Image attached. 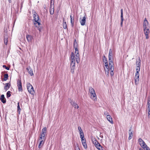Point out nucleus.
I'll use <instances>...</instances> for the list:
<instances>
[{
    "mask_svg": "<svg viewBox=\"0 0 150 150\" xmlns=\"http://www.w3.org/2000/svg\"><path fill=\"white\" fill-rule=\"evenodd\" d=\"M32 12L33 14V19L34 21V24L35 27H38V26L41 25L40 22L39 21V16L35 10H33Z\"/></svg>",
    "mask_w": 150,
    "mask_h": 150,
    "instance_id": "f257e3e1",
    "label": "nucleus"
},
{
    "mask_svg": "<svg viewBox=\"0 0 150 150\" xmlns=\"http://www.w3.org/2000/svg\"><path fill=\"white\" fill-rule=\"evenodd\" d=\"M27 87L29 93L30 94H33L34 92V88L32 85L30 83H27Z\"/></svg>",
    "mask_w": 150,
    "mask_h": 150,
    "instance_id": "f03ea898",
    "label": "nucleus"
},
{
    "mask_svg": "<svg viewBox=\"0 0 150 150\" xmlns=\"http://www.w3.org/2000/svg\"><path fill=\"white\" fill-rule=\"evenodd\" d=\"M138 70L137 71H136V72L135 73V83L136 85H137L138 84L139 82V71H138Z\"/></svg>",
    "mask_w": 150,
    "mask_h": 150,
    "instance_id": "7ed1b4c3",
    "label": "nucleus"
},
{
    "mask_svg": "<svg viewBox=\"0 0 150 150\" xmlns=\"http://www.w3.org/2000/svg\"><path fill=\"white\" fill-rule=\"evenodd\" d=\"M70 68L71 69V72L73 74L74 72V70L75 68V62H71Z\"/></svg>",
    "mask_w": 150,
    "mask_h": 150,
    "instance_id": "20e7f679",
    "label": "nucleus"
},
{
    "mask_svg": "<svg viewBox=\"0 0 150 150\" xmlns=\"http://www.w3.org/2000/svg\"><path fill=\"white\" fill-rule=\"evenodd\" d=\"M141 60L140 58H139L138 60H137L136 62V71H137L138 70V71H139L140 69V65H141Z\"/></svg>",
    "mask_w": 150,
    "mask_h": 150,
    "instance_id": "39448f33",
    "label": "nucleus"
},
{
    "mask_svg": "<svg viewBox=\"0 0 150 150\" xmlns=\"http://www.w3.org/2000/svg\"><path fill=\"white\" fill-rule=\"evenodd\" d=\"M69 101L71 105H72L74 108L78 109L79 108V106L78 104L75 103L74 101H73L72 100L69 99Z\"/></svg>",
    "mask_w": 150,
    "mask_h": 150,
    "instance_id": "423d86ee",
    "label": "nucleus"
},
{
    "mask_svg": "<svg viewBox=\"0 0 150 150\" xmlns=\"http://www.w3.org/2000/svg\"><path fill=\"white\" fill-rule=\"evenodd\" d=\"M17 86L18 87L19 91H22V83L21 80H18L17 81Z\"/></svg>",
    "mask_w": 150,
    "mask_h": 150,
    "instance_id": "0eeeda50",
    "label": "nucleus"
},
{
    "mask_svg": "<svg viewBox=\"0 0 150 150\" xmlns=\"http://www.w3.org/2000/svg\"><path fill=\"white\" fill-rule=\"evenodd\" d=\"M133 131L132 130V127L131 126L129 128V137H128L129 140L131 139L133 136L132 132Z\"/></svg>",
    "mask_w": 150,
    "mask_h": 150,
    "instance_id": "6e6552de",
    "label": "nucleus"
},
{
    "mask_svg": "<svg viewBox=\"0 0 150 150\" xmlns=\"http://www.w3.org/2000/svg\"><path fill=\"white\" fill-rule=\"evenodd\" d=\"M86 19V17L85 16L83 17L82 19L80 18L79 20L81 25L83 26L85 25Z\"/></svg>",
    "mask_w": 150,
    "mask_h": 150,
    "instance_id": "1a4fd4ad",
    "label": "nucleus"
},
{
    "mask_svg": "<svg viewBox=\"0 0 150 150\" xmlns=\"http://www.w3.org/2000/svg\"><path fill=\"white\" fill-rule=\"evenodd\" d=\"M121 22L120 23V25L121 27L122 26L123 22L124 21V18H123V10L122 9H121Z\"/></svg>",
    "mask_w": 150,
    "mask_h": 150,
    "instance_id": "9d476101",
    "label": "nucleus"
},
{
    "mask_svg": "<svg viewBox=\"0 0 150 150\" xmlns=\"http://www.w3.org/2000/svg\"><path fill=\"white\" fill-rule=\"evenodd\" d=\"M144 33L146 36V39H148L149 38L148 35L149 32V28H147L146 29L144 30Z\"/></svg>",
    "mask_w": 150,
    "mask_h": 150,
    "instance_id": "9b49d317",
    "label": "nucleus"
},
{
    "mask_svg": "<svg viewBox=\"0 0 150 150\" xmlns=\"http://www.w3.org/2000/svg\"><path fill=\"white\" fill-rule=\"evenodd\" d=\"M71 62H75L74 54L73 52H72L71 54Z\"/></svg>",
    "mask_w": 150,
    "mask_h": 150,
    "instance_id": "f8f14e48",
    "label": "nucleus"
},
{
    "mask_svg": "<svg viewBox=\"0 0 150 150\" xmlns=\"http://www.w3.org/2000/svg\"><path fill=\"white\" fill-rule=\"evenodd\" d=\"M103 62H105V67H108V63L107 59L104 55L103 57Z\"/></svg>",
    "mask_w": 150,
    "mask_h": 150,
    "instance_id": "ddd939ff",
    "label": "nucleus"
},
{
    "mask_svg": "<svg viewBox=\"0 0 150 150\" xmlns=\"http://www.w3.org/2000/svg\"><path fill=\"white\" fill-rule=\"evenodd\" d=\"M47 129L46 127H44L42 130V132L40 134L44 136H46V135Z\"/></svg>",
    "mask_w": 150,
    "mask_h": 150,
    "instance_id": "4468645a",
    "label": "nucleus"
},
{
    "mask_svg": "<svg viewBox=\"0 0 150 150\" xmlns=\"http://www.w3.org/2000/svg\"><path fill=\"white\" fill-rule=\"evenodd\" d=\"M0 100L1 102L3 103H6V99L4 97V94H2V95L1 96Z\"/></svg>",
    "mask_w": 150,
    "mask_h": 150,
    "instance_id": "2eb2a0df",
    "label": "nucleus"
},
{
    "mask_svg": "<svg viewBox=\"0 0 150 150\" xmlns=\"http://www.w3.org/2000/svg\"><path fill=\"white\" fill-rule=\"evenodd\" d=\"M54 6H50V14L53 15L54 13Z\"/></svg>",
    "mask_w": 150,
    "mask_h": 150,
    "instance_id": "dca6fc26",
    "label": "nucleus"
},
{
    "mask_svg": "<svg viewBox=\"0 0 150 150\" xmlns=\"http://www.w3.org/2000/svg\"><path fill=\"white\" fill-rule=\"evenodd\" d=\"M107 119L108 121H109L112 124L113 123L112 119L111 116L110 115H107Z\"/></svg>",
    "mask_w": 150,
    "mask_h": 150,
    "instance_id": "f3484780",
    "label": "nucleus"
},
{
    "mask_svg": "<svg viewBox=\"0 0 150 150\" xmlns=\"http://www.w3.org/2000/svg\"><path fill=\"white\" fill-rule=\"evenodd\" d=\"M27 70H28V71L29 73V74L31 76H32L34 74L33 72V70L32 69L30 68V67H28L26 68Z\"/></svg>",
    "mask_w": 150,
    "mask_h": 150,
    "instance_id": "a211bd4d",
    "label": "nucleus"
},
{
    "mask_svg": "<svg viewBox=\"0 0 150 150\" xmlns=\"http://www.w3.org/2000/svg\"><path fill=\"white\" fill-rule=\"evenodd\" d=\"M88 90L90 94H96L94 90L92 87H90Z\"/></svg>",
    "mask_w": 150,
    "mask_h": 150,
    "instance_id": "6ab92c4d",
    "label": "nucleus"
},
{
    "mask_svg": "<svg viewBox=\"0 0 150 150\" xmlns=\"http://www.w3.org/2000/svg\"><path fill=\"white\" fill-rule=\"evenodd\" d=\"M110 74L111 76H112L114 75V73L113 72V71L114 70V67H110Z\"/></svg>",
    "mask_w": 150,
    "mask_h": 150,
    "instance_id": "aec40b11",
    "label": "nucleus"
},
{
    "mask_svg": "<svg viewBox=\"0 0 150 150\" xmlns=\"http://www.w3.org/2000/svg\"><path fill=\"white\" fill-rule=\"evenodd\" d=\"M82 145L84 147V148L86 149L87 148V145L86 142V140L85 139H84L83 140L81 141Z\"/></svg>",
    "mask_w": 150,
    "mask_h": 150,
    "instance_id": "412c9836",
    "label": "nucleus"
},
{
    "mask_svg": "<svg viewBox=\"0 0 150 150\" xmlns=\"http://www.w3.org/2000/svg\"><path fill=\"white\" fill-rule=\"evenodd\" d=\"M106 67V68L105 69V73L106 74H107V75L108 76L109 74V71H110V67L109 66H108V67Z\"/></svg>",
    "mask_w": 150,
    "mask_h": 150,
    "instance_id": "4be33fe9",
    "label": "nucleus"
},
{
    "mask_svg": "<svg viewBox=\"0 0 150 150\" xmlns=\"http://www.w3.org/2000/svg\"><path fill=\"white\" fill-rule=\"evenodd\" d=\"M90 97L93 100L95 101L96 100V94H91Z\"/></svg>",
    "mask_w": 150,
    "mask_h": 150,
    "instance_id": "5701e85b",
    "label": "nucleus"
},
{
    "mask_svg": "<svg viewBox=\"0 0 150 150\" xmlns=\"http://www.w3.org/2000/svg\"><path fill=\"white\" fill-rule=\"evenodd\" d=\"M26 38L28 42H30L32 39H33V37L32 36L28 35H26Z\"/></svg>",
    "mask_w": 150,
    "mask_h": 150,
    "instance_id": "b1692460",
    "label": "nucleus"
},
{
    "mask_svg": "<svg viewBox=\"0 0 150 150\" xmlns=\"http://www.w3.org/2000/svg\"><path fill=\"white\" fill-rule=\"evenodd\" d=\"M109 60V66L110 67H114L113 65V63L112 59H111V58H110V59L109 60V59H108Z\"/></svg>",
    "mask_w": 150,
    "mask_h": 150,
    "instance_id": "393cba45",
    "label": "nucleus"
},
{
    "mask_svg": "<svg viewBox=\"0 0 150 150\" xmlns=\"http://www.w3.org/2000/svg\"><path fill=\"white\" fill-rule=\"evenodd\" d=\"M44 142L43 140H41L40 142V143L38 145V148L40 149L42 147L44 144Z\"/></svg>",
    "mask_w": 150,
    "mask_h": 150,
    "instance_id": "a878e982",
    "label": "nucleus"
},
{
    "mask_svg": "<svg viewBox=\"0 0 150 150\" xmlns=\"http://www.w3.org/2000/svg\"><path fill=\"white\" fill-rule=\"evenodd\" d=\"M95 146L99 150H103L102 147L99 143L97 145H96Z\"/></svg>",
    "mask_w": 150,
    "mask_h": 150,
    "instance_id": "bb28decb",
    "label": "nucleus"
},
{
    "mask_svg": "<svg viewBox=\"0 0 150 150\" xmlns=\"http://www.w3.org/2000/svg\"><path fill=\"white\" fill-rule=\"evenodd\" d=\"M70 18H71L70 22H71V27H73L74 25V18H72L71 15H70Z\"/></svg>",
    "mask_w": 150,
    "mask_h": 150,
    "instance_id": "cd10ccee",
    "label": "nucleus"
},
{
    "mask_svg": "<svg viewBox=\"0 0 150 150\" xmlns=\"http://www.w3.org/2000/svg\"><path fill=\"white\" fill-rule=\"evenodd\" d=\"M92 142L95 146L99 143L98 142L95 138L92 139Z\"/></svg>",
    "mask_w": 150,
    "mask_h": 150,
    "instance_id": "c85d7f7f",
    "label": "nucleus"
},
{
    "mask_svg": "<svg viewBox=\"0 0 150 150\" xmlns=\"http://www.w3.org/2000/svg\"><path fill=\"white\" fill-rule=\"evenodd\" d=\"M45 136L42 135L40 134V137L39 138V140H43V141L45 142Z\"/></svg>",
    "mask_w": 150,
    "mask_h": 150,
    "instance_id": "c756f323",
    "label": "nucleus"
},
{
    "mask_svg": "<svg viewBox=\"0 0 150 150\" xmlns=\"http://www.w3.org/2000/svg\"><path fill=\"white\" fill-rule=\"evenodd\" d=\"M75 53L76 54V57H78V56H79V50L77 48H75Z\"/></svg>",
    "mask_w": 150,
    "mask_h": 150,
    "instance_id": "7c9ffc66",
    "label": "nucleus"
},
{
    "mask_svg": "<svg viewBox=\"0 0 150 150\" xmlns=\"http://www.w3.org/2000/svg\"><path fill=\"white\" fill-rule=\"evenodd\" d=\"M78 43L76 42V40H75L74 42V48H78Z\"/></svg>",
    "mask_w": 150,
    "mask_h": 150,
    "instance_id": "2f4dec72",
    "label": "nucleus"
},
{
    "mask_svg": "<svg viewBox=\"0 0 150 150\" xmlns=\"http://www.w3.org/2000/svg\"><path fill=\"white\" fill-rule=\"evenodd\" d=\"M140 145L144 149H145V147L147 146L144 141H143L142 143V145Z\"/></svg>",
    "mask_w": 150,
    "mask_h": 150,
    "instance_id": "473e14b6",
    "label": "nucleus"
},
{
    "mask_svg": "<svg viewBox=\"0 0 150 150\" xmlns=\"http://www.w3.org/2000/svg\"><path fill=\"white\" fill-rule=\"evenodd\" d=\"M8 41V37L7 36H4V43L6 45H7V44Z\"/></svg>",
    "mask_w": 150,
    "mask_h": 150,
    "instance_id": "72a5a7b5",
    "label": "nucleus"
},
{
    "mask_svg": "<svg viewBox=\"0 0 150 150\" xmlns=\"http://www.w3.org/2000/svg\"><path fill=\"white\" fill-rule=\"evenodd\" d=\"M17 105V111L18 112V113L19 114H20L21 109L20 107L19 103V102L18 103Z\"/></svg>",
    "mask_w": 150,
    "mask_h": 150,
    "instance_id": "f704fd0d",
    "label": "nucleus"
},
{
    "mask_svg": "<svg viewBox=\"0 0 150 150\" xmlns=\"http://www.w3.org/2000/svg\"><path fill=\"white\" fill-rule=\"evenodd\" d=\"M4 81H6L8 79V74H5L4 75Z\"/></svg>",
    "mask_w": 150,
    "mask_h": 150,
    "instance_id": "c9c22d12",
    "label": "nucleus"
},
{
    "mask_svg": "<svg viewBox=\"0 0 150 150\" xmlns=\"http://www.w3.org/2000/svg\"><path fill=\"white\" fill-rule=\"evenodd\" d=\"M10 85L8 83H6L4 86V89L5 90L8 89L9 88Z\"/></svg>",
    "mask_w": 150,
    "mask_h": 150,
    "instance_id": "e433bc0d",
    "label": "nucleus"
},
{
    "mask_svg": "<svg viewBox=\"0 0 150 150\" xmlns=\"http://www.w3.org/2000/svg\"><path fill=\"white\" fill-rule=\"evenodd\" d=\"M63 28L65 29H67V23L66 22H64V20H63Z\"/></svg>",
    "mask_w": 150,
    "mask_h": 150,
    "instance_id": "4c0bfd02",
    "label": "nucleus"
},
{
    "mask_svg": "<svg viewBox=\"0 0 150 150\" xmlns=\"http://www.w3.org/2000/svg\"><path fill=\"white\" fill-rule=\"evenodd\" d=\"M78 130H79V134H81V133L83 132L81 129V128L79 126L78 127Z\"/></svg>",
    "mask_w": 150,
    "mask_h": 150,
    "instance_id": "58836bf2",
    "label": "nucleus"
},
{
    "mask_svg": "<svg viewBox=\"0 0 150 150\" xmlns=\"http://www.w3.org/2000/svg\"><path fill=\"white\" fill-rule=\"evenodd\" d=\"M143 141H144L141 138H139L138 140V142L140 145H142V143Z\"/></svg>",
    "mask_w": 150,
    "mask_h": 150,
    "instance_id": "ea45409f",
    "label": "nucleus"
},
{
    "mask_svg": "<svg viewBox=\"0 0 150 150\" xmlns=\"http://www.w3.org/2000/svg\"><path fill=\"white\" fill-rule=\"evenodd\" d=\"M79 56H78V57H76V56L75 59H76V62L78 63H79V62L80 60L79 58Z\"/></svg>",
    "mask_w": 150,
    "mask_h": 150,
    "instance_id": "a19ab883",
    "label": "nucleus"
},
{
    "mask_svg": "<svg viewBox=\"0 0 150 150\" xmlns=\"http://www.w3.org/2000/svg\"><path fill=\"white\" fill-rule=\"evenodd\" d=\"M3 68H5L7 70H9V69H10L9 67H6V65H3Z\"/></svg>",
    "mask_w": 150,
    "mask_h": 150,
    "instance_id": "79ce46f5",
    "label": "nucleus"
},
{
    "mask_svg": "<svg viewBox=\"0 0 150 150\" xmlns=\"http://www.w3.org/2000/svg\"><path fill=\"white\" fill-rule=\"evenodd\" d=\"M54 6V2H53V0H50V6Z\"/></svg>",
    "mask_w": 150,
    "mask_h": 150,
    "instance_id": "37998d69",
    "label": "nucleus"
},
{
    "mask_svg": "<svg viewBox=\"0 0 150 150\" xmlns=\"http://www.w3.org/2000/svg\"><path fill=\"white\" fill-rule=\"evenodd\" d=\"M148 105H150V98H148L147 102Z\"/></svg>",
    "mask_w": 150,
    "mask_h": 150,
    "instance_id": "c03bdc74",
    "label": "nucleus"
},
{
    "mask_svg": "<svg viewBox=\"0 0 150 150\" xmlns=\"http://www.w3.org/2000/svg\"><path fill=\"white\" fill-rule=\"evenodd\" d=\"M80 134V138L84 137V135L83 132L81 133V134Z\"/></svg>",
    "mask_w": 150,
    "mask_h": 150,
    "instance_id": "a18cd8bd",
    "label": "nucleus"
},
{
    "mask_svg": "<svg viewBox=\"0 0 150 150\" xmlns=\"http://www.w3.org/2000/svg\"><path fill=\"white\" fill-rule=\"evenodd\" d=\"M40 26V25L39 26H38L37 27L38 28V29L39 31L40 32H41V30L42 29V28L41 27H39V26Z\"/></svg>",
    "mask_w": 150,
    "mask_h": 150,
    "instance_id": "49530a36",
    "label": "nucleus"
},
{
    "mask_svg": "<svg viewBox=\"0 0 150 150\" xmlns=\"http://www.w3.org/2000/svg\"><path fill=\"white\" fill-rule=\"evenodd\" d=\"M112 54H108V59H109V60L110 59V58H112Z\"/></svg>",
    "mask_w": 150,
    "mask_h": 150,
    "instance_id": "de8ad7c7",
    "label": "nucleus"
},
{
    "mask_svg": "<svg viewBox=\"0 0 150 150\" xmlns=\"http://www.w3.org/2000/svg\"><path fill=\"white\" fill-rule=\"evenodd\" d=\"M143 28H144V30H145L147 29V28L146 25H143Z\"/></svg>",
    "mask_w": 150,
    "mask_h": 150,
    "instance_id": "09e8293b",
    "label": "nucleus"
},
{
    "mask_svg": "<svg viewBox=\"0 0 150 150\" xmlns=\"http://www.w3.org/2000/svg\"><path fill=\"white\" fill-rule=\"evenodd\" d=\"M145 150H150V149L147 146L146 147H145Z\"/></svg>",
    "mask_w": 150,
    "mask_h": 150,
    "instance_id": "8fccbe9b",
    "label": "nucleus"
},
{
    "mask_svg": "<svg viewBox=\"0 0 150 150\" xmlns=\"http://www.w3.org/2000/svg\"><path fill=\"white\" fill-rule=\"evenodd\" d=\"M109 54H112V51L111 49L109 50Z\"/></svg>",
    "mask_w": 150,
    "mask_h": 150,
    "instance_id": "3c124183",
    "label": "nucleus"
},
{
    "mask_svg": "<svg viewBox=\"0 0 150 150\" xmlns=\"http://www.w3.org/2000/svg\"><path fill=\"white\" fill-rule=\"evenodd\" d=\"M148 116L149 118H150V112H148Z\"/></svg>",
    "mask_w": 150,
    "mask_h": 150,
    "instance_id": "603ef678",
    "label": "nucleus"
},
{
    "mask_svg": "<svg viewBox=\"0 0 150 150\" xmlns=\"http://www.w3.org/2000/svg\"><path fill=\"white\" fill-rule=\"evenodd\" d=\"M146 21L147 23H148V22L146 20V18H145L144 20V22H145Z\"/></svg>",
    "mask_w": 150,
    "mask_h": 150,
    "instance_id": "864d4df0",
    "label": "nucleus"
},
{
    "mask_svg": "<svg viewBox=\"0 0 150 150\" xmlns=\"http://www.w3.org/2000/svg\"><path fill=\"white\" fill-rule=\"evenodd\" d=\"M7 98H8L9 97L11 96V94H7Z\"/></svg>",
    "mask_w": 150,
    "mask_h": 150,
    "instance_id": "5fc2aeb1",
    "label": "nucleus"
},
{
    "mask_svg": "<svg viewBox=\"0 0 150 150\" xmlns=\"http://www.w3.org/2000/svg\"><path fill=\"white\" fill-rule=\"evenodd\" d=\"M81 138V141H82L83 140H84V139H85V138H84V137Z\"/></svg>",
    "mask_w": 150,
    "mask_h": 150,
    "instance_id": "6e6d98bb",
    "label": "nucleus"
},
{
    "mask_svg": "<svg viewBox=\"0 0 150 150\" xmlns=\"http://www.w3.org/2000/svg\"><path fill=\"white\" fill-rule=\"evenodd\" d=\"M108 113V112H104V114L105 115H107Z\"/></svg>",
    "mask_w": 150,
    "mask_h": 150,
    "instance_id": "4d7b16f0",
    "label": "nucleus"
},
{
    "mask_svg": "<svg viewBox=\"0 0 150 150\" xmlns=\"http://www.w3.org/2000/svg\"><path fill=\"white\" fill-rule=\"evenodd\" d=\"M11 92L9 91H8L6 94H10Z\"/></svg>",
    "mask_w": 150,
    "mask_h": 150,
    "instance_id": "13d9d810",
    "label": "nucleus"
},
{
    "mask_svg": "<svg viewBox=\"0 0 150 150\" xmlns=\"http://www.w3.org/2000/svg\"><path fill=\"white\" fill-rule=\"evenodd\" d=\"M148 112H150V108L147 109Z\"/></svg>",
    "mask_w": 150,
    "mask_h": 150,
    "instance_id": "bf43d9fd",
    "label": "nucleus"
},
{
    "mask_svg": "<svg viewBox=\"0 0 150 150\" xmlns=\"http://www.w3.org/2000/svg\"><path fill=\"white\" fill-rule=\"evenodd\" d=\"M8 2L9 3H11V0H8Z\"/></svg>",
    "mask_w": 150,
    "mask_h": 150,
    "instance_id": "052dcab7",
    "label": "nucleus"
},
{
    "mask_svg": "<svg viewBox=\"0 0 150 150\" xmlns=\"http://www.w3.org/2000/svg\"><path fill=\"white\" fill-rule=\"evenodd\" d=\"M143 25H146V23L145 22H144V23H143Z\"/></svg>",
    "mask_w": 150,
    "mask_h": 150,
    "instance_id": "680f3d73",
    "label": "nucleus"
},
{
    "mask_svg": "<svg viewBox=\"0 0 150 150\" xmlns=\"http://www.w3.org/2000/svg\"><path fill=\"white\" fill-rule=\"evenodd\" d=\"M150 108V105H148L147 109Z\"/></svg>",
    "mask_w": 150,
    "mask_h": 150,
    "instance_id": "e2e57ef3",
    "label": "nucleus"
},
{
    "mask_svg": "<svg viewBox=\"0 0 150 150\" xmlns=\"http://www.w3.org/2000/svg\"><path fill=\"white\" fill-rule=\"evenodd\" d=\"M139 150H143L142 149H140Z\"/></svg>",
    "mask_w": 150,
    "mask_h": 150,
    "instance_id": "0e129e2a",
    "label": "nucleus"
},
{
    "mask_svg": "<svg viewBox=\"0 0 150 150\" xmlns=\"http://www.w3.org/2000/svg\"><path fill=\"white\" fill-rule=\"evenodd\" d=\"M22 7V5H21V8Z\"/></svg>",
    "mask_w": 150,
    "mask_h": 150,
    "instance_id": "69168bd1",
    "label": "nucleus"
},
{
    "mask_svg": "<svg viewBox=\"0 0 150 150\" xmlns=\"http://www.w3.org/2000/svg\"><path fill=\"white\" fill-rule=\"evenodd\" d=\"M103 136H102V138H103Z\"/></svg>",
    "mask_w": 150,
    "mask_h": 150,
    "instance_id": "338daca9",
    "label": "nucleus"
}]
</instances>
